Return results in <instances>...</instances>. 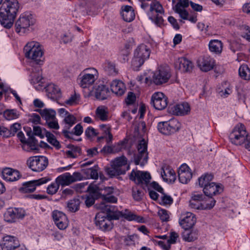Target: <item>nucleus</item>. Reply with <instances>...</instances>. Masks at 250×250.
I'll return each instance as SVG.
<instances>
[{"instance_id": "nucleus-1", "label": "nucleus", "mask_w": 250, "mask_h": 250, "mask_svg": "<svg viewBox=\"0 0 250 250\" xmlns=\"http://www.w3.org/2000/svg\"><path fill=\"white\" fill-rule=\"evenodd\" d=\"M95 207L101 210L95 216V224L100 229L104 231L110 230L113 227L112 221L119 219V216L115 214L114 207L105 205L104 203L96 204Z\"/></svg>"}, {"instance_id": "nucleus-2", "label": "nucleus", "mask_w": 250, "mask_h": 250, "mask_svg": "<svg viewBox=\"0 0 250 250\" xmlns=\"http://www.w3.org/2000/svg\"><path fill=\"white\" fill-rule=\"evenodd\" d=\"M0 0V23L4 28H10L13 25L14 21L19 9V3L17 0H5L2 3Z\"/></svg>"}, {"instance_id": "nucleus-3", "label": "nucleus", "mask_w": 250, "mask_h": 250, "mask_svg": "<svg viewBox=\"0 0 250 250\" xmlns=\"http://www.w3.org/2000/svg\"><path fill=\"white\" fill-rule=\"evenodd\" d=\"M151 51L149 46L142 43L137 46L134 52V58L131 62L132 69L138 71L150 56Z\"/></svg>"}, {"instance_id": "nucleus-4", "label": "nucleus", "mask_w": 250, "mask_h": 250, "mask_svg": "<svg viewBox=\"0 0 250 250\" xmlns=\"http://www.w3.org/2000/svg\"><path fill=\"white\" fill-rule=\"evenodd\" d=\"M129 165L127 164V159L124 155L117 157L112 161L111 167L106 170L107 174L111 177L125 174L129 169Z\"/></svg>"}, {"instance_id": "nucleus-5", "label": "nucleus", "mask_w": 250, "mask_h": 250, "mask_svg": "<svg viewBox=\"0 0 250 250\" xmlns=\"http://www.w3.org/2000/svg\"><path fill=\"white\" fill-rule=\"evenodd\" d=\"M23 52L26 58L34 60L38 63L43 54L42 46L34 41L28 42L24 47Z\"/></svg>"}, {"instance_id": "nucleus-6", "label": "nucleus", "mask_w": 250, "mask_h": 250, "mask_svg": "<svg viewBox=\"0 0 250 250\" xmlns=\"http://www.w3.org/2000/svg\"><path fill=\"white\" fill-rule=\"evenodd\" d=\"M35 20L32 14L25 12L21 14L15 23V31L22 35L29 30V27L34 24Z\"/></svg>"}, {"instance_id": "nucleus-7", "label": "nucleus", "mask_w": 250, "mask_h": 250, "mask_svg": "<svg viewBox=\"0 0 250 250\" xmlns=\"http://www.w3.org/2000/svg\"><path fill=\"white\" fill-rule=\"evenodd\" d=\"M248 137L245 126L242 124L237 125L230 133L229 138L231 142L236 145L244 143Z\"/></svg>"}, {"instance_id": "nucleus-8", "label": "nucleus", "mask_w": 250, "mask_h": 250, "mask_svg": "<svg viewBox=\"0 0 250 250\" xmlns=\"http://www.w3.org/2000/svg\"><path fill=\"white\" fill-rule=\"evenodd\" d=\"M157 128L162 134L169 135L180 129L181 123L176 119H171L168 121L159 122Z\"/></svg>"}, {"instance_id": "nucleus-9", "label": "nucleus", "mask_w": 250, "mask_h": 250, "mask_svg": "<svg viewBox=\"0 0 250 250\" xmlns=\"http://www.w3.org/2000/svg\"><path fill=\"white\" fill-rule=\"evenodd\" d=\"M27 165L33 171L40 172L48 166V160L43 156L30 157L27 161Z\"/></svg>"}, {"instance_id": "nucleus-10", "label": "nucleus", "mask_w": 250, "mask_h": 250, "mask_svg": "<svg viewBox=\"0 0 250 250\" xmlns=\"http://www.w3.org/2000/svg\"><path fill=\"white\" fill-rule=\"evenodd\" d=\"M147 143L145 140L142 139L140 141L138 146V154H134V161L135 165L140 164L141 166L145 165L147 162L148 153L147 151Z\"/></svg>"}, {"instance_id": "nucleus-11", "label": "nucleus", "mask_w": 250, "mask_h": 250, "mask_svg": "<svg viewBox=\"0 0 250 250\" xmlns=\"http://www.w3.org/2000/svg\"><path fill=\"white\" fill-rule=\"evenodd\" d=\"M25 215V211L22 208H9L3 214L4 220L8 223H15L22 219Z\"/></svg>"}, {"instance_id": "nucleus-12", "label": "nucleus", "mask_w": 250, "mask_h": 250, "mask_svg": "<svg viewBox=\"0 0 250 250\" xmlns=\"http://www.w3.org/2000/svg\"><path fill=\"white\" fill-rule=\"evenodd\" d=\"M50 180V178L45 177L23 183L22 186L19 188V191L23 193L33 192L36 190V187L45 184Z\"/></svg>"}, {"instance_id": "nucleus-13", "label": "nucleus", "mask_w": 250, "mask_h": 250, "mask_svg": "<svg viewBox=\"0 0 250 250\" xmlns=\"http://www.w3.org/2000/svg\"><path fill=\"white\" fill-rule=\"evenodd\" d=\"M102 188L94 183L91 184L87 188L86 191L89 192V195L87 196L85 203L87 207H89L95 203V199L100 198Z\"/></svg>"}, {"instance_id": "nucleus-14", "label": "nucleus", "mask_w": 250, "mask_h": 250, "mask_svg": "<svg viewBox=\"0 0 250 250\" xmlns=\"http://www.w3.org/2000/svg\"><path fill=\"white\" fill-rule=\"evenodd\" d=\"M150 179L149 173L140 170L133 169L129 175V179L138 185L145 184L147 185L149 183Z\"/></svg>"}, {"instance_id": "nucleus-15", "label": "nucleus", "mask_w": 250, "mask_h": 250, "mask_svg": "<svg viewBox=\"0 0 250 250\" xmlns=\"http://www.w3.org/2000/svg\"><path fill=\"white\" fill-rule=\"evenodd\" d=\"M167 98L162 92H155L151 96V104L157 110H163L167 105Z\"/></svg>"}, {"instance_id": "nucleus-16", "label": "nucleus", "mask_w": 250, "mask_h": 250, "mask_svg": "<svg viewBox=\"0 0 250 250\" xmlns=\"http://www.w3.org/2000/svg\"><path fill=\"white\" fill-rule=\"evenodd\" d=\"M170 77L171 75L168 69L160 67L154 73L153 81L155 84L161 85L167 82Z\"/></svg>"}, {"instance_id": "nucleus-17", "label": "nucleus", "mask_w": 250, "mask_h": 250, "mask_svg": "<svg viewBox=\"0 0 250 250\" xmlns=\"http://www.w3.org/2000/svg\"><path fill=\"white\" fill-rule=\"evenodd\" d=\"M53 219L60 229H66L68 225L67 218L64 213L58 210H54L52 213Z\"/></svg>"}, {"instance_id": "nucleus-18", "label": "nucleus", "mask_w": 250, "mask_h": 250, "mask_svg": "<svg viewBox=\"0 0 250 250\" xmlns=\"http://www.w3.org/2000/svg\"><path fill=\"white\" fill-rule=\"evenodd\" d=\"M196 222L195 215L191 212H187L179 220L180 225L184 229H190Z\"/></svg>"}, {"instance_id": "nucleus-19", "label": "nucleus", "mask_w": 250, "mask_h": 250, "mask_svg": "<svg viewBox=\"0 0 250 250\" xmlns=\"http://www.w3.org/2000/svg\"><path fill=\"white\" fill-rule=\"evenodd\" d=\"M205 195L208 197L220 194L223 191V188L220 184L211 182L203 189Z\"/></svg>"}, {"instance_id": "nucleus-20", "label": "nucleus", "mask_w": 250, "mask_h": 250, "mask_svg": "<svg viewBox=\"0 0 250 250\" xmlns=\"http://www.w3.org/2000/svg\"><path fill=\"white\" fill-rule=\"evenodd\" d=\"M214 59L209 56H204L198 60V64L202 71L208 72L212 69L215 65Z\"/></svg>"}, {"instance_id": "nucleus-21", "label": "nucleus", "mask_w": 250, "mask_h": 250, "mask_svg": "<svg viewBox=\"0 0 250 250\" xmlns=\"http://www.w3.org/2000/svg\"><path fill=\"white\" fill-rule=\"evenodd\" d=\"M179 180L182 184L188 183L192 178V174L187 164H183L178 170Z\"/></svg>"}, {"instance_id": "nucleus-22", "label": "nucleus", "mask_w": 250, "mask_h": 250, "mask_svg": "<svg viewBox=\"0 0 250 250\" xmlns=\"http://www.w3.org/2000/svg\"><path fill=\"white\" fill-rule=\"evenodd\" d=\"M1 175L3 179L9 182L17 181L21 177V175L18 170L9 167L3 168L1 172Z\"/></svg>"}, {"instance_id": "nucleus-23", "label": "nucleus", "mask_w": 250, "mask_h": 250, "mask_svg": "<svg viewBox=\"0 0 250 250\" xmlns=\"http://www.w3.org/2000/svg\"><path fill=\"white\" fill-rule=\"evenodd\" d=\"M115 214L118 215L119 218L122 217L129 221H136L139 223L145 222V219L143 217L138 216L127 209H125L124 211L115 210Z\"/></svg>"}, {"instance_id": "nucleus-24", "label": "nucleus", "mask_w": 250, "mask_h": 250, "mask_svg": "<svg viewBox=\"0 0 250 250\" xmlns=\"http://www.w3.org/2000/svg\"><path fill=\"white\" fill-rule=\"evenodd\" d=\"M110 85L111 91L117 96L123 95L126 89L124 83L119 80H113Z\"/></svg>"}, {"instance_id": "nucleus-25", "label": "nucleus", "mask_w": 250, "mask_h": 250, "mask_svg": "<svg viewBox=\"0 0 250 250\" xmlns=\"http://www.w3.org/2000/svg\"><path fill=\"white\" fill-rule=\"evenodd\" d=\"M28 139L27 140L25 145H27L29 151H35L38 152L39 150V145H38V140L33 135L32 132L30 130L26 132Z\"/></svg>"}, {"instance_id": "nucleus-26", "label": "nucleus", "mask_w": 250, "mask_h": 250, "mask_svg": "<svg viewBox=\"0 0 250 250\" xmlns=\"http://www.w3.org/2000/svg\"><path fill=\"white\" fill-rule=\"evenodd\" d=\"M21 127V125L18 123H15L11 125L9 130L4 126H0V135L6 138L14 136Z\"/></svg>"}, {"instance_id": "nucleus-27", "label": "nucleus", "mask_w": 250, "mask_h": 250, "mask_svg": "<svg viewBox=\"0 0 250 250\" xmlns=\"http://www.w3.org/2000/svg\"><path fill=\"white\" fill-rule=\"evenodd\" d=\"M110 91L108 87L104 85H99L95 88V96L97 99L104 100L109 96Z\"/></svg>"}, {"instance_id": "nucleus-28", "label": "nucleus", "mask_w": 250, "mask_h": 250, "mask_svg": "<svg viewBox=\"0 0 250 250\" xmlns=\"http://www.w3.org/2000/svg\"><path fill=\"white\" fill-rule=\"evenodd\" d=\"M3 239V247L7 250L14 249L20 246L18 239L13 236L7 235Z\"/></svg>"}, {"instance_id": "nucleus-29", "label": "nucleus", "mask_w": 250, "mask_h": 250, "mask_svg": "<svg viewBox=\"0 0 250 250\" xmlns=\"http://www.w3.org/2000/svg\"><path fill=\"white\" fill-rule=\"evenodd\" d=\"M161 176L164 180L167 182L173 183L176 180V174L174 170L170 168L168 166H167L166 168L162 167Z\"/></svg>"}, {"instance_id": "nucleus-30", "label": "nucleus", "mask_w": 250, "mask_h": 250, "mask_svg": "<svg viewBox=\"0 0 250 250\" xmlns=\"http://www.w3.org/2000/svg\"><path fill=\"white\" fill-rule=\"evenodd\" d=\"M45 89L48 97L54 100L61 96L60 89L54 83L48 84Z\"/></svg>"}, {"instance_id": "nucleus-31", "label": "nucleus", "mask_w": 250, "mask_h": 250, "mask_svg": "<svg viewBox=\"0 0 250 250\" xmlns=\"http://www.w3.org/2000/svg\"><path fill=\"white\" fill-rule=\"evenodd\" d=\"M80 84L81 86L83 88H86L94 83L96 78L93 74L84 73L83 76L80 78Z\"/></svg>"}, {"instance_id": "nucleus-32", "label": "nucleus", "mask_w": 250, "mask_h": 250, "mask_svg": "<svg viewBox=\"0 0 250 250\" xmlns=\"http://www.w3.org/2000/svg\"><path fill=\"white\" fill-rule=\"evenodd\" d=\"M35 72L33 71L30 74V83L33 85L38 83V86H42V77L41 69L40 67H38L35 69Z\"/></svg>"}, {"instance_id": "nucleus-33", "label": "nucleus", "mask_w": 250, "mask_h": 250, "mask_svg": "<svg viewBox=\"0 0 250 250\" xmlns=\"http://www.w3.org/2000/svg\"><path fill=\"white\" fill-rule=\"evenodd\" d=\"M55 182L60 186L64 187L73 183V180L71 174L69 172H66L57 177Z\"/></svg>"}, {"instance_id": "nucleus-34", "label": "nucleus", "mask_w": 250, "mask_h": 250, "mask_svg": "<svg viewBox=\"0 0 250 250\" xmlns=\"http://www.w3.org/2000/svg\"><path fill=\"white\" fill-rule=\"evenodd\" d=\"M209 50L216 55H220L222 52L223 43L218 40H211L208 43Z\"/></svg>"}, {"instance_id": "nucleus-35", "label": "nucleus", "mask_w": 250, "mask_h": 250, "mask_svg": "<svg viewBox=\"0 0 250 250\" xmlns=\"http://www.w3.org/2000/svg\"><path fill=\"white\" fill-rule=\"evenodd\" d=\"M190 111V107L188 103H183L174 106L173 112L178 116L188 114Z\"/></svg>"}, {"instance_id": "nucleus-36", "label": "nucleus", "mask_w": 250, "mask_h": 250, "mask_svg": "<svg viewBox=\"0 0 250 250\" xmlns=\"http://www.w3.org/2000/svg\"><path fill=\"white\" fill-rule=\"evenodd\" d=\"M179 69L184 72H190L193 68L192 62L186 58H181L178 59Z\"/></svg>"}, {"instance_id": "nucleus-37", "label": "nucleus", "mask_w": 250, "mask_h": 250, "mask_svg": "<svg viewBox=\"0 0 250 250\" xmlns=\"http://www.w3.org/2000/svg\"><path fill=\"white\" fill-rule=\"evenodd\" d=\"M211 204H205L198 201L190 200L189 201V206L191 208L196 209H210L213 208V203Z\"/></svg>"}, {"instance_id": "nucleus-38", "label": "nucleus", "mask_w": 250, "mask_h": 250, "mask_svg": "<svg viewBox=\"0 0 250 250\" xmlns=\"http://www.w3.org/2000/svg\"><path fill=\"white\" fill-rule=\"evenodd\" d=\"M183 240L187 242H192L198 237V232L195 230H190V229H184L182 233Z\"/></svg>"}, {"instance_id": "nucleus-39", "label": "nucleus", "mask_w": 250, "mask_h": 250, "mask_svg": "<svg viewBox=\"0 0 250 250\" xmlns=\"http://www.w3.org/2000/svg\"><path fill=\"white\" fill-rule=\"evenodd\" d=\"M97 117L102 121H107L108 119V110L105 106H98L95 111Z\"/></svg>"}, {"instance_id": "nucleus-40", "label": "nucleus", "mask_w": 250, "mask_h": 250, "mask_svg": "<svg viewBox=\"0 0 250 250\" xmlns=\"http://www.w3.org/2000/svg\"><path fill=\"white\" fill-rule=\"evenodd\" d=\"M103 67L108 75L115 76L118 73V70L114 62L106 61L103 64Z\"/></svg>"}, {"instance_id": "nucleus-41", "label": "nucleus", "mask_w": 250, "mask_h": 250, "mask_svg": "<svg viewBox=\"0 0 250 250\" xmlns=\"http://www.w3.org/2000/svg\"><path fill=\"white\" fill-rule=\"evenodd\" d=\"M99 167L98 166L96 165L91 168L83 169V172L88 178L93 179H98L99 177Z\"/></svg>"}, {"instance_id": "nucleus-42", "label": "nucleus", "mask_w": 250, "mask_h": 250, "mask_svg": "<svg viewBox=\"0 0 250 250\" xmlns=\"http://www.w3.org/2000/svg\"><path fill=\"white\" fill-rule=\"evenodd\" d=\"M213 178V176L211 174L206 173L202 175L198 180L199 186L204 188L212 182Z\"/></svg>"}, {"instance_id": "nucleus-43", "label": "nucleus", "mask_w": 250, "mask_h": 250, "mask_svg": "<svg viewBox=\"0 0 250 250\" xmlns=\"http://www.w3.org/2000/svg\"><path fill=\"white\" fill-rule=\"evenodd\" d=\"M38 111L40 112L42 118L45 120L46 122L55 119L56 112L53 109H39Z\"/></svg>"}, {"instance_id": "nucleus-44", "label": "nucleus", "mask_w": 250, "mask_h": 250, "mask_svg": "<svg viewBox=\"0 0 250 250\" xmlns=\"http://www.w3.org/2000/svg\"><path fill=\"white\" fill-rule=\"evenodd\" d=\"M239 75L245 80H250V68L247 64L241 65L239 69Z\"/></svg>"}, {"instance_id": "nucleus-45", "label": "nucleus", "mask_w": 250, "mask_h": 250, "mask_svg": "<svg viewBox=\"0 0 250 250\" xmlns=\"http://www.w3.org/2000/svg\"><path fill=\"white\" fill-rule=\"evenodd\" d=\"M100 129L103 131V133L105 135H108L106 138V143L109 144L112 142L113 139V135L111 133V127L109 125L102 124L99 125Z\"/></svg>"}, {"instance_id": "nucleus-46", "label": "nucleus", "mask_w": 250, "mask_h": 250, "mask_svg": "<svg viewBox=\"0 0 250 250\" xmlns=\"http://www.w3.org/2000/svg\"><path fill=\"white\" fill-rule=\"evenodd\" d=\"M45 136L47 138V141L57 149L58 150L61 148V145L60 142L56 139L55 136L52 133L46 131Z\"/></svg>"}, {"instance_id": "nucleus-47", "label": "nucleus", "mask_w": 250, "mask_h": 250, "mask_svg": "<svg viewBox=\"0 0 250 250\" xmlns=\"http://www.w3.org/2000/svg\"><path fill=\"white\" fill-rule=\"evenodd\" d=\"M80 203V200L77 198L70 200L67 203L68 210L72 212L77 211L79 209Z\"/></svg>"}, {"instance_id": "nucleus-48", "label": "nucleus", "mask_w": 250, "mask_h": 250, "mask_svg": "<svg viewBox=\"0 0 250 250\" xmlns=\"http://www.w3.org/2000/svg\"><path fill=\"white\" fill-rule=\"evenodd\" d=\"M101 195H100V198L102 200V201L100 203H104L105 205H107L106 203H115L117 202L118 199L115 196L112 195H103V190L101 191ZM108 206H109L108 205Z\"/></svg>"}, {"instance_id": "nucleus-49", "label": "nucleus", "mask_w": 250, "mask_h": 250, "mask_svg": "<svg viewBox=\"0 0 250 250\" xmlns=\"http://www.w3.org/2000/svg\"><path fill=\"white\" fill-rule=\"evenodd\" d=\"M132 190L133 199L136 201H141L144 194L143 190L139 189L137 187H134Z\"/></svg>"}, {"instance_id": "nucleus-50", "label": "nucleus", "mask_w": 250, "mask_h": 250, "mask_svg": "<svg viewBox=\"0 0 250 250\" xmlns=\"http://www.w3.org/2000/svg\"><path fill=\"white\" fill-rule=\"evenodd\" d=\"M150 11H155L157 13L164 14V10L162 5L158 1L152 2L150 6Z\"/></svg>"}, {"instance_id": "nucleus-51", "label": "nucleus", "mask_w": 250, "mask_h": 250, "mask_svg": "<svg viewBox=\"0 0 250 250\" xmlns=\"http://www.w3.org/2000/svg\"><path fill=\"white\" fill-rule=\"evenodd\" d=\"M3 116L6 120H11L18 118L19 114L16 110L11 109L5 111L3 113Z\"/></svg>"}, {"instance_id": "nucleus-52", "label": "nucleus", "mask_w": 250, "mask_h": 250, "mask_svg": "<svg viewBox=\"0 0 250 250\" xmlns=\"http://www.w3.org/2000/svg\"><path fill=\"white\" fill-rule=\"evenodd\" d=\"M63 122L66 125H67V126H66L65 127L67 129H69L73 125L76 123V118L74 115L69 113L65 116L63 120Z\"/></svg>"}, {"instance_id": "nucleus-53", "label": "nucleus", "mask_w": 250, "mask_h": 250, "mask_svg": "<svg viewBox=\"0 0 250 250\" xmlns=\"http://www.w3.org/2000/svg\"><path fill=\"white\" fill-rule=\"evenodd\" d=\"M85 135L87 139H92L93 137L97 136L98 133L96 130L92 126L88 127L84 131Z\"/></svg>"}, {"instance_id": "nucleus-54", "label": "nucleus", "mask_w": 250, "mask_h": 250, "mask_svg": "<svg viewBox=\"0 0 250 250\" xmlns=\"http://www.w3.org/2000/svg\"><path fill=\"white\" fill-rule=\"evenodd\" d=\"M60 185L57 182L52 183L47 188V193L50 195L55 194L58 190Z\"/></svg>"}, {"instance_id": "nucleus-55", "label": "nucleus", "mask_w": 250, "mask_h": 250, "mask_svg": "<svg viewBox=\"0 0 250 250\" xmlns=\"http://www.w3.org/2000/svg\"><path fill=\"white\" fill-rule=\"evenodd\" d=\"M174 11L179 15V16L184 20H188V12L185 8H172Z\"/></svg>"}, {"instance_id": "nucleus-56", "label": "nucleus", "mask_w": 250, "mask_h": 250, "mask_svg": "<svg viewBox=\"0 0 250 250\" xmlns=\"http://www.w3.org/2000/svg\"><path fill=\"white\" fill-rule=\"evenodd\" d=\"M80 96L78 94L75 93L71 95L68 100L65 101L67 104L73 105L77 104L80 100Z\"/></svg>"}, {"instance_id": "nucleus-57", "label": "nucleus", "mask_w": 250, "mask_h": 250, "mask_svg": "<svg viewBox=\"0 0 250 250\" xmlns=\"http://www.w3.org/2000/svg\"><path fill=\"white\" fill-rule=\"evenodd\" d=\"M122 16L124 20L127 22L132 21L135 18V14L134 11H130L126 12H121Z\"/></svg>"}, {"instance_id": "nucleus-58", "label": "nucleus", "mask_w": 250, "mask_h": 250, "mask_svg": "<svg viewBox=\"0 0 250 250\" xmlns=\"http://www.w3.org/2000/svg\"><path fill=\"white\" fill-rule=\"evenodd\" d=\"M162 194L163 196L161 197V202L160 204L164 205H170L173 203V199L170 196L166 195L164 191Z\"/></svg>"}, {"instance_id": "nucleus-59", "label": "nucleus", "mask_w": 250, "mask_h": 250, "mask_svg": "<svg viewBox=\"0 0 250 250\" xmlns=\"http://www.w3.org/2000/svg\"><path fill=\"white\" fill-rule=\"evenodd\" d=\"M125 101L127 105L133 104L136 101V96L135 94L133 92H129Z\"/></svg>"}, {"instance_id": "nucleus-60", "label": "nucleus", "mask_w": 250, "mask_h": 250, "mask_svg": "<svg viewBox=\"0 0 250 250\" xmlns=\"http://www.w3.org/2000/svg\"><path fill=\"white\" fill-rule=\"evenodd\" d=\"M190 4L189 0H178V2L175 4L173 8H186Z\"/></svg>"}, {"instance_id": "nucleus-61", "label": "nucleus", "mask_w": 250, "mask_h": 250, "mask_svg": "<svg viewBox=\"0 0 250 250\" xmlns=\"http://www.w3.org/2000/svg\"><path fill=\"white\" fill-rule=\"evenodd\" d=\"M158 215L160 219L163 222H167L169 219V215L167 213V210L162 209L158 211Z\"/></svg>"}, {"instance_id": "nucleus-62", "label": "nucleus", "mask_w": 250, "mask_h": 250, "mask_svg": "<svg viewBox=\"0 0 250 250\" xmlns=\"http://www.w3.org/2000/svg\"><path fill=\"white\" fill-rule=\"evenodd\" d=\"M87 185V182H83L77 184L74 186L73 188L76 190L77 192H83L84 191H86V190L84 189V188Z\"/></svg>"}, {"instance_id": "nucleus-63", "label": "nucleus", "mask_w": 250, "mask_h": 250, "mask_svg": "<svg viewBox=\"0 0 250 250\" xmlns=\"http://www.w3.org/2000/svg\"><path fill=\"white\" fill-rule=\"evenodd\" d=\"M152 21L154 22L157 25L160 26L163 24L164 20L161 16H159L158 14L156 17L153 18L152 17H149Z\"/></svg>"}, {"instance_id": "nucleus-64", "label": "nucleus", "mask_w": 250, "mask_h": 250, "mask_svg": "<svg viewBox=\"0 0 250 250\" xmlns=\"http://www.w3.org/2000/svg\"><path fill=\"white\" fill-rule=\"evenodd\" d=\"M73 134L79 136L83 133V127L81 124L76 125L72 131Z\"/></svg>"}]
</instances>
